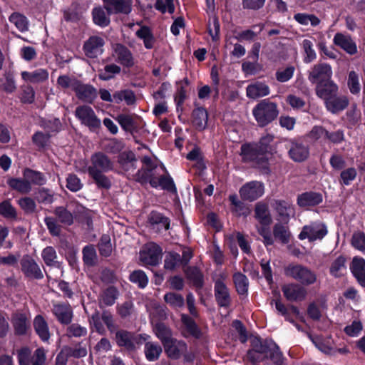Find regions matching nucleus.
<instances>
[{
	"instance_id": "obj_1",
	"label": "nucleus",
	"mask_w": 365,
	"mask_h": 365,
	"mask_svg": "<svg viewBox=\"0 0 365 365\" xmlns=\"http://www.w3.org/2000/svg\"><path fill=\"white\" fill-rule=\"evenodd\" d=\"M246 359L253 365H284V358L279 347L272 341L255 337Z\"/></svg>"
},
{
	"instance_id": "obj_2",
	"label": "nucleus",
	"mask_w": 365,
	"mask_h": 365,
	"mask_svg": "<svg viewBox=\"0 0 365 365\" xmlns=\"http://www.w3.org/2000/svg\"><path fill=\"white\" fill-rule=\"evenodd\" d=\"M113 163L110 159L101 152L96 153L91 157V165L87 171L100 188L109 189L111 187L110 179L103 173L113 170Z\"/></svg>"
},
{
	"instance_id": "obj_3",
	"label": "nucleus",
	"mask_w": 365,
	"mask_h": 365,
	"mask_svg": "<svg viewBox=\"0 0 365 365\" xmlns=\"http://www.w3.org/2000/svg\"><path fill=\"white\" fill-rule=\"evenodd\" d=\"M240 155L244 163H250L252 167L259 169L265 174L270 172L269 157L257 144L245 143L242 145Z\"/></svg>"
},
{
	"instance_id": "obj_4",
	"label": "nucleus",
	"mask_w": 365,
	"mask_h": 365,
	"mask_svg": "<svg viewBox=\"0 0 365 365\" xmlns=\"http://www.w3.org/2000/svg\"><path fill=\"white\" fill-rule=\"evenodd\" d=\"M252 114L260 127L266 126L278 116L277 105L267 99L262 100L254 107Z\"/></svg>"
},
{
	"instance_id": "obj_5",
	"label": "nucleus",
	"mask_w": 365,
	"mask_h": 365,
	"mask_svg": "<svg viewBox=\"0 0 365 365\" xmlns=\"http://www.w3.org/2000/svg\"><path fill=\"white\" fill-rule=\"evenodd\" d=\"M284 274L302 285H312L317 280V274L309 267L300 264L291 263L284 267Z\"/></svg>"
},
{
	"instance_id": "obj_6",
	"label": "nucleus",
	"mask_w": 365,
	"mask_h": 365,
	"mask_svg": "<svg viewBox=\"0 0 365 365\" xmlns=\"http://www.w3.org/2000/svg\"><path fill=\"white\" fill-rule=\"evenodd\" d=\"M149 335L135 334L125 330H118L115 332V341L119 346L133 351L136 350L144 341L148 340Z\"/></svg>"
},
{
	"instance_id": "obj_7",
	"label": "nucleus",
	"mask_w": 365,
	"mask_h": 365,
	"mask_svg": "<svg viewBox=\"0 0 365 365\" xmlns=\"http://www.w3.org/2000/svg\"><path fill=\"white\" fill-rule=\"evenodd\" d=\"M75 116L82 125L87 126L91 130L95 131L101 126V121L96 115L93 109L87 105L78 106L75 110Z\"/></svg>"
},
{
	"instance_id": "obj_8",
	"label": "nucleus",
	"mask_w": 365,
	"mask_h": 365,
	"mask_svg": "<svg viewBox=\"0 0 365 365\" xmlns=\"http://www.w3.org/2000/svg\"><path fill=\"white\" fill-rule=\"evenodd\" d=\"M327 227L324 223L314 222L302 227L299 238L301 240L308 239L309 242L321 240L327 235Z\"/></svg>"
},
{
	"instance_id": "obj_9",
	"label": "nucleus",
	"mask_w": 365,
	"mask_h": 365,
	"mask_svg": "<svg viewBox=\"0 0 365 365\" xmlns=\"http://www.w3.org/2000/svg\"><path fill=\"white\" fill-rule=\"evenodd\" d=\"M333 74L331 66L327 63H318L314 64L308 71V80L312 84L328 81L331 78Z\"/></svg>"
},
{
	"instance_id": "obj_10",
	"label": "nucleus",
	"mask_w": 365,
	"mask_h": 365,
	"mask_svg": "<svg viewBox=\"0 0 365 365\" xmlns=\"http://www.w3.org/2000/svg\"><path fill=\"white\" fill-rule=\"evenodd\" d=\"M162 259V250L154 242L145 245L140 251V260L146 265L155 266L159 264Z\"/></svg>"
},
{
	"instance_id": "obj_11",
	"label": "nucleus",
	"mask_w": 365,
	"mask_h": 365,
	"mask_svg": "<svg viewBox=\"0 0 365 365\" xmlns=\"http://www.w3.org/2000/svg\"><path fill=\"white\" fill-rule=\"evenodd\" d=\"M227 277L225 273H221L215 280V297L220 307H228L230 303L229 289L225 283Z\"/></svg>"
},
{
	"instance_id": "obj_12",
	"label": "nucleus",
	"mask_w": 365,
	"mask_h": 365,
	"mask_svg": "<svg viewBox=\"0 0 365 365\" xmlns=\"http://www.w3.org/2000/svg\"><path fill=\"white\" fill-rule=\"evenodd\" d=\"M112 56L115 61L125 67L130 68L135 64L131 51L121 43H115L113 46Z\"/></svg>"
},
{
	"instance_id": "obj_13",
	"label": "nucleus",
	"mask_w": 365,
	"mask_h": 365,
	"mask_svg": "<svg viewBox=\"0 0 365 365\" xmlns=\"http://www.w3.org/2000/svg\"><path fill=\"white\" fill-rule=\"evenodd\" d=\"M264 192L262 182L251 181L245 184L240 190V195L244 200L254 201L260 197Z\"/></svg>"
},
{
	"instance_id": "obj_14",
	"label": "nucleus",
	"mask_w": 365,
	"mask_h": 365,
	"mask_svg": "<svg viewBox=\"0 0 365 365\" xmlns=\"http://www.w3.org/2000/svg\"><path fill=\"white\" fill-rule=\"evenodd\" d=\"M284 297L290 302L304 301L307 296V289L299 284L289 283L282 287Z\"/></svg>"
},
{
	"instance_id": "obj_15",
	"label": "nucleus",
	"mask_w": 365,
	"mask_h": 365,
	"mask_svg": "<svg viewBox=\"0 0 365 365\" xmlns=\"http://www.w3.org/2000/svg\"><path fill=\"white\" fill-rule=\"evenodd\" d=\"M104 44L105 41L103 38L93 36L84 42L83 50L87 57L97 58L103 53Z\"/></svg>"
},
{
	"instance_id": "obj_16",
	"label": "nucleus",
	"mask_w": 365,
	"mask_h": 365,
	"mask_svg": "<svg viewBox=\"0 0 365 365\" xmlns=\"http://www.w3.org/2000/svg\"><path fill=\"white\" fill-rule=\"evenodd\" d=\"M108 14H129L132 11V0H103Z\"/></svg>"
},
{
	"instance_id": "obj_17",
	"label": "nucleus",
	"mask_w": 365,
	"mask_h": 365,
	"mask_svg": "<svg viewBox=\"0 0 365 365\" xmlns=\"http://www.w3.org/2000/svg\"><path fill=\"white\" fill-rule=\"evenodd\" d=\"M333 43L349 55L357 53L356 44L349 34L336 33L334 36Z\"/></svg>"
},
{
	"instance_id": "obj_18",
	"label": "nucleus",
	"mask_w": 365,
	"mask_h": 365,
	"mask_svg": "<svg viewBox=\"0 0 365 365\" xmlns=\"http://www.w3.org/2000/svg\"><path fill=\"white\" fill-rule=\"evenodd\" d=\"M73 203H69L66 206L55 207L53 214L58 222L68 226L73 223L76 217V212L73 209Z\"/></svg>"
},
{
	"instance_id": "obj_19",
	"label": "nucleus",
	"mask_w": 365,
	"mask_h": 365,
	"mask_svg": "<svg viewBox=\"0 0 365 365\" xmlns=\"http://www.w3.org/2000/svg\"><path fill=\"white\" fill-rule=\"evenodd\" d=\"M143 177L145 180H148L153 187H160L162 189L173 193L177 192L174 182L170 176L162 175L158 178L155 175H146Z\"/></svg>"
},
{
	"instance_id": "obj_20",
	"label": "nucleus",
	"mask_w": 365,
	"mask_h": 365,
	"mask_svg": "<svg viewBox=\"0 0 365 365\" xmlns=\"http://www.w3.org/2000/svg\"><path fill=\"white\" fill-rule=\"evenodd\" d=\"M288 153L292 160L301 163L308 158L309 150L307 145L301 142L292 141Z\"/></svg>"
},
{
	"instance_id": "obj_21",
	"label": "nucleus",
	"mask_w": 365,
	"mask_h": 365,
	"mask_svg": "<svg viewBox=\"0 0 365 365\" xmlns=\"http://www.w3.org/2000/svg\"><path fill=\"white\" fill-rule=\"evenodd\" d=\"M338 91L339 86L331 78L317 84L315 88L316 95L324 101Z\"/></svg>"
},
{
	"instance_id": "obj_22",
	"label": "nucleus",
	"mask_w": 365,
	"mask_h": 365,
	"mask_svg": "<svg viewBox=\"0 0 365 365\" xmlns=\"http://www.w3.org/2000/svg\"><path fill=\"white\" fill-rule=\"evenodd\" d=\"M53 314L62 324H69L73 319V310L68 304L56 303L52 309Z\"/></svg>"
},
{
	"instance_id": "obj_23",
	"label": "nucleus",
	"mask_w": 365,
	"mask_h": 365,
	"mask_svg": "<svg viewBox=\"0 0 365 365\" xmlns=\"http://www.w3.org/2000/svg\"><path fill=\"white\" fill-rule=\"evenodd\" d=\"M163 345L168 357L174 359H179L187 351V345L184 341L173 338Z\"/></svg>"
},
{
	"instance_id": "obj_24",
	"label": "nucleus",
	"mask_w": 365,
	"mask_h": 365,
	"mask_svg": "<svg viewBox=\"0 0 365 365\" xmlns=\"http://www.w3.org/2000/svg\"><path fill=\"white\" fill-rule=\"evenodd\" d=\"M74 91L78 98L88 103H92L98 95L97 90L93 86L83 84L80 81L74 88Z\"/></svg>"
},
{
	"instance_id": "obj_25",
	"label": "nucleus",
	"mask_w": 365,
	"mask_h": 365,
	"mask_svg": "<svg viewBox=\"0 0 365 365\" xmlns=\"http://www.w3.org/2000/svg\"><path fill=\"white\" fill-rule=\"evenodd\" d=\"M324 102L327 109L332 113H336L344 110L349 103L347 96H337V94H334Z\"/></svg>"
},
{
	"instance_id": "obj_26",
	"label": "nucleus",
	"mask_w": 365,
	"mask_h": 365,
	"mask_svg": "<svg viewBox=\"0 0 365 365\" xmlns=\"http://www.w3.org/2000/svg\"><path fill=\"white\" fill-rule=\"evenodd\" d=\"M118 296L119 292L118 289L113 286H110L102 290L98 297L100 308L113 305L118 298Z\"/></svg>"
},
{
	"instance_id": "obj_27",
	"label": "nucleus",
	"mask_w": 365,
	"mask_h": 365,
	"mask_svg": "<svg viewBox=\"0 0 365 365\" xmlns=\"http://www.w3.org/2000/svg\"><path fill=\"white\" fill-rule=\"evenodd\" d=\"M270 89L268 85L260 81L254 82L246 88V94L249 98L257 99L267 96L269 94Z\"/></svg>"
},
{
	"instance_id": "obj_28",
	"label": "nucleus",
	"mask_w": 365,
	"mask_h": 365,
	"mask_svg": "<svg viewBox=\"0 0 365 365\" xmlns=\"http://www.w3.org/2000/svg\"><path fill=\"white\" fill-rule=\"evenodd\" d=\"M274 208L278 214V220L284 223H287L290 217L294 215V209L288 202L276 200Z\"/></svg>"
},
{
	"instance_id": "obj_29",
	"label": "nucleus",
	"mask_w": 365,
	"mask_h": 365,
	"mask_svg": "<svg viewBox=\"0 0 365 365\" xmlns=\"http://www.w3.org/2000/svg\"><path fill=\"white\" fill-rule=\"evenodd\" d=\"M312 341L315 346L322 353L327 355H335L336 354V348L331 338L314 336L312 338Z\"/></svg>"
},
{
	"instance_id": "obj_30",
	"label": "nucleus",
	"mask_w": 365,
	"mask_h": 365,
	"mask_svg": "<svg viewBox=\"0 0 365 365\" xmlns=\"http://www.w3.org/2000/svg\"><path fill=\"white\" fill-rule=\"evenodd\" d=\"M323 200L322 194L315 192H306L297 197V204L300 207L315 206Z\"/></svg>"
},
{
	"instance_id": "obj_31",
	"label": "nucleus",
	"mask_w": 365,
	"mask_h": 365,
	"mask_svg": "<svg viewBox=\"0 0 365 365\" xmlns=\"http://www.w3.org/2000/svg\"><path fill=\"white\" fill-rule=\"evenodd\" d=\"M350 269L357 281L365 287V259L361 257H354Z\"/></svg>"
},
{
	"instance_id": "obj_32",
	"label": "nucleus",
	"mask_w": 365,
	"mask_h": 365,
	"mask_svg": "<svg viewBox=\"0 0 365 365\" xmlns=\"http://www.w3.org/2000/svg\"><path fill=\"white\" fill-rule=\"evenodd\" d=\"M34 328L40 339L46 342L50 339L51 334L48 324L41 315H37L34 320Z\"/></svg>"
},
{
	"instance_id": "obj_33",
	"label": "nucleus",
	"mask_w": 365,
	"mask_h": 365,
	"mask_svg": "<svg viewBox=\"0 0 365 365\" xmlns=\"http://www.w3.org/2000/svg\"><path fill=\"white\" fill-rule=\"evenodd\" d=\"M208 113L205 108L199 107L192 111V124L198 130H203L207 128Z\"/></svg>"
},
{
	"instance_id": "obj_34",
	"label": "nucleus",
	"mask_w": 365,
	"mask_h": 365,
	"mask_svg": "<svg viewBox=\"0 0 365 365\" xmlns=\"http://www.w3.org/2000/svg\"><path fill=\"white\" fill-rule=\"evenodd\" d=\"M255 217L260 225H270L272 222L268 205L263 202L255 205Z\"/></svg>"
},
{
	"instance_id": "obj_35",
	"label": "nucleus",
	"mask_w": 365,
	"mask_h": 365,
	"mask_svg": "<svg viewBox=\"0 0 365 365\" xmlns=\"http://www.w3.org/2000/svg\"><path fill=\"white\" fill-rule=\"evenodd\" d=\"M118 163L126 172H133L136 169L137 159L131 151H125L118 156Z\"/></svg>"
},
{
	"instance_id": "obj_36",
	"label": "nucleus",
	"mask_w": 365,
	"mask_h": 365,
	"mask_svg": "<svg viewBox=\"0 0 365 365\" xmlns=\"http://www.w3.org/2000/svg\"><path fill=\"white\" fill-rule=\"evenodd\" d=\"M144 354L148 361H155L159 359L163 349L160 345L156 342L146 340L144 341Z\"/></svg>"
},
{
	"instance_id": "obj_37",
	"label": "nucleus",
	"mask_w": 365,
	"mask_h": 365,
	"mask_svg": "<svg viewBox=\"0 0 365 365\" xmlns=\"http://www.w3.org/2000/svg\"><path fill=\"white\" fill-rule=\"evenodd\" d=\"M187 279L192 283L197 289H201L204 284V276L196 267H187L184 269Z\"/></svg>"
},
{
	"instance_id": "obj_38",
	"label": "nucleus",
	"mask_w": 365,
	"mask_h": 365,
	"mask_svg": "<svg viewBox=\"0 0 365 365\" xmlns=\"http://www.w3.org/2000/svg\"><path fill=\"white\" fill-rule=\"evenodd\" d=\"M123 101L128 106L134 105L136 101L135 93L129 89L115 91L113 94V102L120 103Z\"/></svg>"
},
{
	"instance_id": "obj_39",
	"label": "nucleus",
	"mask_w": 365,
	"mask_h": 365,
	"mask_svg": "<svg viewBox=\"0 0 365 365\" xmlns=\"http://www.w3.org/2000/svg\"><path fill=\"white\" fill-rule=\"evenodd\" d=\"M48 78V73L43 68L37 69L33 72L24 71V81L33 84L40 83L46 81Z\"/></svg>"
},
{
	"instance_id": "obj_40",
	"label": "nucleus",
	"mask_w": 365,
	"mask_h": 365,
	"mask_svg": "<svg viewBox=\"0 0 365 365\" xmlns=\"http://www.w3.org/2000/svg\"><path fill=\"white\" fill-rule=\"evenodd\" d=\"M45 182L46 180L41 173L30 169L24 170V192L28 191L29 189L27 183L43 185Z\"/></svg>"
},
{
	"instance_id": "obj_41",
	"label": "nucleus",
	"mask_w": 365,
	"mask_h": 365,
	"mask_svg": "<svg viewBox=\"0 0 365 365\" xmlns=\"http://www.w3.org/2000/svg\"><path fill=\"white\" fill-rule=\"evenodd\" d=\"M43 262L47 266L61 267V263L57 260V254L53 247L48 246L44 248L41 253Z\"/></svg>"
},
{
	"instance_id": "obj_42",
	"label": "nucleus",
	"mask_w": 365,
	"mask_h": 365,
	"mask_svg": "<svg viewBox=\"0 0 365 365\" xmlns=\"http://www.w3.org/2000/svg\"><path fill=\"white\" fill-rule=\"evenodd\" d=\"M294 19L302 26L310 24L313 27L319 25L321 20L314 14L307 13H297L294 15Z\"/></svg>"
},
{
	"instance_id": "obj_43",
	"label": "nucleus",
	"mask_w": 365,
	"mask_h": 365,
	"mask_svg": "<svg viewBox=\"0 0 365 365\" xmlns=\"http://www.w3.org/2000/svg\"><path fill=\"white\" fill-rule=\"evenodd\" d=\"M121 68L115 64L110 63L104 66L98 71V78L102 81H109L120 73Z\"/></svg>"
},
{
	"instance_id": "obj_44",
	"label": "nucleus",
	"mask_w": 365,
	"mask_h": 365,
	"mask_svg": "<svg viewBox=\"0 0 365 365\" xmlns=\"http://www.w3.org/2000/svg\"><path fill=\"white\" fill-rule=\"evenodd\" d=\"M24 273L26 276L34 279H41L43 277L39 266L31 259L24 261Z\"/></svg>"
},
{
	"instance_id": "obj_45",
	"label": "nucleus",
	"mask_w": 365,
	"mask_h": 365,
	"mask_svg": "<svg viewBox=\"0 0 365 365\" xmlns=\"http://www.w3.org/2000/svg\"><path fill=\"white\" fill-rule=\"evenodd\" d=\"M304 52L303 61L305 63H310L317 58V53L314 48V43L309 39H304L301 43Z\"/></svg>"
},
{
	"instance_id": "obj_46",
	"label": "nucleus",
	"mask_w": 365,
	"mask_h": 365,
	"mask_svg": "<svg viewBox=\"0 0 365 365\" xmlns=\"http://www.w3.org/2000/svg\"><path fill=\"white\" fill-rule=\"evenodd\" d=\"M347 87L351 94L359 95L361 92L359 74L354 71H351L348 73Z\"/></svg>"
},
{
	"instance_id": "obj_47",
	"label": "nucleus",
	"mask_w": 365,
	"mask_h": 365,
	"mask_svg": "<svg viewBox=\"0 0 365 365\" xmlns=\"http://www.w3.org/2000/svg\"><path fill=\"white\" fill-rule=\"evenodd\" d=\"M233 282L239 294H246L248 291L249 281L247 277L241 272L233 274Z\"/></svg>"
},
{
	"instance_id": "obj_48",
	"label": "nucleus",
	"mask_w": 365,
	"mask_h": 365,
	"mask_svg": "<svg viewBox=\"0 0 365 365\" xmlns=\"http://www.w3.org/2000/svg\"><path fill=\"white\" fill-rule=\"evenodd\" d=\"M149 222L153 227V229L158 228V225L163 223L164 230H168L170 227V220L167 217L163 216L160 212L153 211L149 215Z\"/></svg>"
},
{
	"instance_id": "obj_49",
	"label": "nucleus",
	"mask_w": 365,
	"mask_h": 365,
	"mask_svg": "<svg viewBox=\"0 0 365 365\" xmlns=\"http://www.w3.org/2000/svg\"><path fill=\"white\" fill-rule=\"evenodd\" d=\"M142 163L144 165V168L138 171V178L142 182H147L145 180L143 176L146 175H154L153 170L157 168L155 163H154L152 159L149 156H145L142 159Z\"/></svg>"
},
{
	"instance_id": "obj_50",
	"label": "nucleus",
	"mask_w": 365,
	"mask_h": 365,
	"mask_svg": "<svg viewBox=\"0 0 365 365\" xmlns=\"http://www.w3.org/2000/svg\"><path fill=\"white\" fill-rule=\"evenodd\" d=\"M153 331L163 344L173 339L171 330L163 323H157L153 327Z\"/></svg>"
},
{
	"instance_id": "obj_51",
	"label": "nucleus",
	"mask_w": 365,
	"mask_h": 365,
	"mask_svg": "<svg viewBox=\"0 0 365 365\" xmlns=\"http://www.w3.org/2000/svg\"><path fill=\"white\" fill-rule=\"evenodd\" d=\"M229 200L232 204V212L237 216H247L250 214L249 209L244 205L242 202L238 200L236 195H230Z\"/></svg>"
},
{
	"instance_id": "obj_52",
	"label": "nucleus",
	"mask_w": 365,
	"mask_h": 365,
	"mask_svg": "<svg viewBox=\"0 0 365 365\" xmlns=\"http://www.w3.org/2000/svg\"><path fill=\"white\" fill-rule=\"evenodd\" d=\"M165 302L173 309L182 308L185 300L183 297L178 293L168 292L164 295Z\"/></svg>"
},
{
	"instance_id": "obj_53",
	"label": "nucleus",
	"mask_w": 365,
	"mask_h": 365,
	"mask_svg": "<svg viewBox=\"0 0 365 365\" xmlns=\"http://www.w3.org/2000/svg\"><path fill=\"white\" fill-rule=\"evenodd\" d=\"M83 262L88 266H94L97 262V254L93 245H89L82 250Z\"/></svg>"
},
{
	"instance_id": "obj_54",
	"label": "nucleus",
	"mask_w": 365,
	"mask_h": 365,
	"mask_svg": "<svg viewBox=\"0 0 365 365\" xmlns=\"http://www.w3.org/2000/svg\"><path fill=\"white\" fill-rule=\"evenodd\" d=\"M116 120L120 125L122 128L128 132H133L135 128L136 125L134 121V118L130 115L120 114L116 118Z\"/></svg>"
},
{
	"instance_id": "obj_55",
	"label": "nucleus",
	"mask_w": 365,
	"mask_h": 365,
	"mask_svg": "<svg viewBox=\"0 0 365 365\" xmlns=\"http://www.w3.org/2000/svg\"><path fill=\"white\" fill-rule=\"evenodd\" d=\"M273 234L275 238L278 239L282 243L287 244L289 240V232L287 227L280 223H277L273 227Z\"/></svg>"
},
{
	"instance_id": "obj_56",
	"label": "nucleus",
	"mask_w": 365,
	"mask_h": 365,
	"mask_svg": "<svg viewBox=\"0 0 365 365\" xmlns=\"http://www.w3.org/2000/svg\"><path fill=\"white\" fill-rule=\"evenodd\" d=\"M93 19L96 24L101 26H106L110 23V19L106 14L103 9L101 7H96L92 11Z\"/></svg>"
},
{
	"instance_id": "obj_57",
	"label": "nucleus",
	"mask_w": 365,
	"mask_h": 365,
	"mask_svg": "<svg viewBox=\"0 0 365 365\" xmlns=\"http://www.w3.org/2000/svg\"><path fill=\"white\" fill-rule=\"evenodd\" d=\"M345 262L346 259L344 257H338L330 267V273L335 277L341 276L346 270Z\"/></svg>"
},
{
	"instance_id": "obj_58",
	"label": "nucleus",
	"mask_w": 365,
	"mask_h": 365,
	"mask_svg": "<svg viewBox=\"0 0 365 365\" xmlns=\"http://www.w3.org/2000/svg\"><path fill=\"white\" fill-rule=\"evenodd\" d=\"M130 282L138 284L140 288H145L148 283V277L142 270L133 271L129 277Z\"/></svg>"
},
{
	"instance_id": "obj_59",
	"label": "nucleus",
	"mask_w": 365,
	"mask_h": 365,
	"mask_svg": "<svg viewBox=\"0 0 365 365\" xmlns=\"http://www.w3.org/2000/svg\"><path fill=\"white\" fill-rule=\"evenodd\" d=\"M87 328L77 323L71 324L66 329V335L69 338H79L85 336L87 334Z\"/></svg>"
},
{
	"instance_id": "obj_60",
	"label": "nucleus",
	"mask_w": 365,
	"mask_h": 365,
	"mask_svg": "<svg viewBox=\"0 0 365 365\" xmlns=\"http://www.w3.org/2000/svg\"><path fill=\"white\" fill-rule=\"evenodd\" d=\"M98 250L101 255L108 257L111 255L113 247L110 242V237L108 235H103L98 243Z\"/></svg>"
},
{
	"instance_id": "obj_61",
	"label": "nucleus",
	"mask_w": 365,
	"mask_h": 365,
	"mask_svg": "<svg viewBox=\"0 0 365 365\" xmlns=\"http://www.w3.org/2000/svg\"><path fill=\"white\" fill-rule=\"evenodd\" d=\"M181 319L187 330L195 337H199L200 331L193 319L186 314H182Z\"/></svg>"
},
{
	"instance_id": "obj_62",
	"label": "nucleus",
	"mask_w": 365,
	"mask_h": 365,
	"mask_svg": "<svg viewBox=\"0 0 365 365\" xmlns=\"http://www.w3.org/2000/svg\"><path fill=\"white\" fill-rule=\"evenodd\" d=\"M0 88L9 93H11L15 90L16 84L12 74L9 73H6L0 78Z\"/></svg>"
},
{
	"instance_id": "obj_63",
	"label": "nucleus",
	"mask_w": 365,
	"mask_h": 365,
	"mask_svg": "<svg viewBox=\"0 0 365 365\" xmlns=\"http://www.w3.org/2000/svg\"><path fill=\"white\" fill-rule=\"evenodd\" d=\"M351 243L355 249L365 252V233L361 231L355 232L351 237Z\"/></svg>"
},
{
	"instance_id": "obj_64",
	"label": "nucleus",
	"mask_w": 365,
	"mask_h": 365,
	"mask_svg": "<svg viewBox=\"0 0 365 365\" xmlns=\"http://www.w3.org/2000/svg\"><path fill=\"white\" fill-rule=\"evenodd\" d=\"M46 350L43 347L36 349L31 358V365H46Z\"/></svg>"
}]
</instances>
